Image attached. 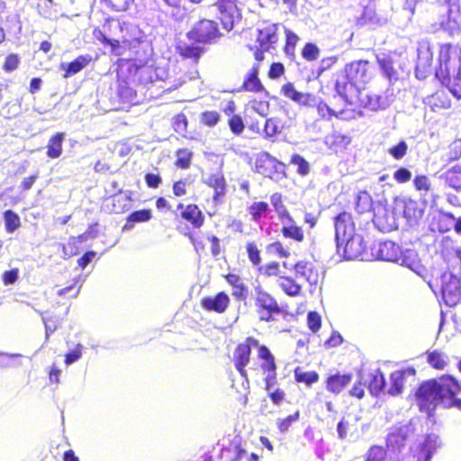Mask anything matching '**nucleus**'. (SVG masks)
Listing matches in <instances>:
<instances>
[{"mask_svg": "<svg viewBox=\"0 0 461 461\" xmlns=\"http://www.w3.org/2000/svg\"><path fill=\"white\" fill-rule=\"evenodd\" d=\"M461 382L451 375L422 381L417 387L414 397L417 407L429 418L433 417L438 406L456 409L461 411Z\"/></svg>", "mask_w": 461, "mask_h": 461, "instance_id": "obj_1", "label": "nucleus"}, {"mask_svg": "<svg viewBox=\"0 0 461 461\" xmlns=\"http://www.w3.org/2000/svg\"><path fill=\"white\" fill-rule=\"evenodd\" d=\"M374 67L367 60H356L347 64L344 68L342 79L338 78L334 88L336 93L348 104H352L348 96V86L357 88L366 86L373 77Z\"/></svg>", "mask_w": 461, "mask_h": 461, "instance_id": "obj_2", "label": "nucleus"}, {"mask_svg": "<svg viewBox=\"0 0 461 461\" xmlns=\"http://www.w3.org/2000/svg\"><path fill=\"white\" fill-rule=\"evenodd\" d=\"M152 68L134 59H119L116 61V80L132 83L133 86L152 82Z\"/></svg>", "mask_w": 461, "mask_h": 461, "instance_id": "obj_3", "label": "nucleus"}, {"mask_svg": "<svg viewBox=\"0 0 461 461\" xmlns=\"http://www.w3.org/2000/svg\"><path fill=\"white\" fill-rule=\"evenodd\" d=\"M427 283L435 294H440L447 307H454L461 301V281L450 271L436 276L432 275Z\"/></svg>", "mask_w": 461, "mask_h": 461, "instance_id": "obj_4", "label": "nucleus"}, {"mask_svg": "<svg viewBox=\"0 0 461 461\" xmlns=\"http://www.w3.org/2000/svg\"><path fill=\"white\" fill-rule=\"evenodd\" d=\"M254 306L259 321L271 322L276 316H284L286 311L282 308L276 298L260 285L255 287Z\"/></svg>", "mask_w": 461, "mask_h": 461, "instance_id": "obj_5", "label": "nucleus"}, {"mask_svg": "<svg viewBox=\"0 0 461 461\" xmlns=\"http://www.w3.org/2000/svg\"><path fill=\"white\" fill-rule=\"evenodd\" d=\"M257 46L249 45L248 48L253 53L256 61L265 59V52L275 50L279 41L278 24L265 23L256 32Z\"/></svg>", "mask_w": 461, "mask_h": 461, "instance_id": "obj_6", "label": "nucleus"}, {"mask_svg": "<svg viewBox=\"0 0 461 461\" xmlns=\"http://www.w3.org/2000/svg\"><path fill=\"white\" fill-rule=\"evenodd\" d=\"M187 38L197 43L213 44L222 36L218 23L211 19H201L186 33Z\"/></svg>", "mask_w": 461, "mask_h": 461, "instance_id": "obj_7", "label": "nucleus"}, {"mask_svg": "<svg viewBox=\"0 0 461 461\" xmlns=\"http://www.w3.org/2000/svg\"><path fill=\"white\" fill-rule=\"evenodd\" d=\"M259 341L252 336L246 337L241 342H239L233 350L232 362L235 369L241 377L247 379L248 373L246 366L249 364L252 355V348L259 347Z\"/></svg>", "mask_w": 461, "mask_h": 461, "instance_id": "obj_8", "label": "nucleus"}, {"mask_svg": "<svg viewBox=\"0 0 461 461\" xmlns=\"http://www.w3.org/2000/svg\"><path fill=\"white\" fill-rule=\"evenodd\" d=\"M285 167L284 163L278 161L267 151L260 152L255 158L256 172L270 179L285 176Z\"/></svg>", "mask_w": 461, "mask_h": 461, "instance_id": "obj_9", "label": "nucleus"}, {"mask_svg": "<svg viewBox=\"0 0 461 461\" xmlns=\"http://www.w3.org/2000/svg\"><path fill=\"white\" fill-rule=\"evenodd\" d=\"M258 357L260 362V370L265 375V390L269 391L276 383L277 365L275 356L266 345L258 347Z\"/></svg>", "mask_w": 461, "mask_h": 461, "instance_id": "obj_10", "label": "nucleus"}, {"mask_svg": "<svg viewBox=\"0 0 461 461\" xmlns=\"http://www.w3.org/2000/svg\"><path fill=\"white\" fill-rule=\"evenodd\" d=\"M238 4V0H216L214 4L218 12V19L226 32H230L234 28L236 19L240 16Z\"/></svg>", "mask_w": 461, "mask_h": 461, "instance_id": "obj_11", "label": "nucleus"}, {"mask_svg": "<svg viewBox=\"0 0 461 461\" xmlns=\"http://www.w3.org/2000/svg\"><path fill=\"white\" fill-rule=\"evenodd\" d=\"M458 9L456 4H451L449 1L438 6V14L440 15L439 26L450 34L461 29Z\"/></svg>", "mask_w": 461, "mask_h": 461, "instance_id": "obj_12", "label": "nucleus"}, {"mask_svg": "<svg viewBox=\"0 0 461 461\" xmlns=\"http://www.w3.org/2000/svg\"><path fill=\"white\" fill-rule=\"evenodd\" d=\"M337 248L339 251L342 249L343 258L347 260L362 258L366 251L363 237L357 234L349 239H345V241L337 243Z\"/></svg>", "mask_w": 461, "mask_h": 461, "instance_id": "obj_13", "label": "nucleus"}, {"mask_svg": "<svg viewBox=\"0 0 461 461\" xmlns=\"http://www.w3.org/2000/svg\"><path fill=\"white\" fill-rule=\"evenodd\" d=\"M335 239L337 243L345 241L356 235V226L351 213L348 212H339L334 219Z\"/></svg>", "mask_w": 461, "mask_h": 461, "instance_id": "obj_14", "label": "nucleus"}, {"mask_svg": "<svg viewBox=\"0 0 461 461\" xmlns=\"http://www.w3.org/2000/svg\"><path fill=\"white\" fill-rule=\"evenodd\" d=\"M259 72L260 65L259 62L257 61L244 76L243 82L238 91L243 93L267 94V89L259 78Z\"/></svg>", "mask_w": 461, "mask_h": 461, "instance_id": "obj_15", "label": "nucleus"}, {"mask_svg": "<svg viewBox=\"0 0 461 461\" xmlns=\"http://www.w3.org/2000/svg\"><path fill=\"white\" fill-rule=\"evenodd\" d=\"M372 221L383 232H390L395 229V219L392 212L380 203H376L373 208Z\"/></svg>", "mask_w": 461, "mask_h": 461, "instance_id": "obj_16", "label": "nucleus"}, {"mask_svg": "<svg viewBox=\"0 0 461 461\" xmlns=\"http://www.w3.org/2000/svg\"><path fill=\"white\" fill-rule=\"evenodd\" d=\"M280 234L284 239L298 244L305 241L306 235L303 226L299 225L292 215L280 220Z\"/></svg>", "mask_w": 461, "mask_h": 461, "instance_id": "obj_17", "label": "nucleus"}, {"mask_svg": "<svg viewBox=\"0 0 461 461\" xmlns=\"http://www.w3.org/2000/svg\"><path fill=\"white\" fill-rule=\"evenodd\" d=\"M373 250L376 258L380 260L398 263L402 259L401 248L391 240L377 243Z\"/></svg>", "mask_w": 461, "mask_h": 461, "instance_id": "obj_18", "label": "nucleus"}, {"mask_svg": "<svg viewBox=\"0 0 461 461\" xmlns=\"http://www.w3.org/2000/svg\"><path fill=\"white\" fill-rule=\"evenodd\" d=\"M230 303V296L225 292H219L214 296H204L200 301L203 310L219 314L225 312Z\"/></svg>", "mask_w": 461, "mask_h": 461, "instance_id": "obj_19", "label": "nucleus"}, {"mask_svg": "<svg viewBox=\"0 0 461 461\" xmlns=\"http://www.w3.org/2000/svg\"><path fill=\"white\" fill-rule=\"evenodd\" d=\"M293 268L297 277L304 278L310 285H316L320 280V272L313 262L303 259L296 261Z\"/></svg>", "mask_w": 461, "mask_h": 461, "instance_id": "obj_20", "label": "nucleus"}, {"mask_svg": "<svg viewBox=\"0 0 461 461\" xmlns=\"http://www.w3.org/2000/svg\"><path fill=\"white\" fill-rule=\"evenodd\" d=\"M358 106L371 111L384 110L388 106L386 96L370 94L366 89L357 90Z\"/></svg>", "mask_w": 461, "mask_h": 461, "instance_id": "obj_21", "label": "nucleus"}, {"mask_svg": "<svg viewBox=\"0 0 461 461\" xmlns=\"http://www.w3.org/2000/svg\"><path fill=\"white\" fill-rule=\"evenodd\" d=\"M352 141V137L349 134L341 133L337 131H331L325 138V144L330 150L336 155L344 154Z\"/></svg>", "mask_w": 461, "mask_h": 461, "instance_id": "obj_22", "label": "nucleus"}, {"mask_svg": "<svg viewBox=\"0 0 461 461\" xmlns=\"http://www.w3.org/2000/svg\"><path fill=\"white\" fill-rule=\"evenodd\" d=\"M351 373H339L329 375L325 379L326 390L334 395L340 394L351 383Z\"/></svg>", "mask_w": 461, "mask_h": 461, "instance_id": "obj_23", "label": "nucleus"}, {"mask_svg": "<svg viewBox=\"0 0 461 461\" xmlns=\"http://www.w3.org/2000/svg\"><path fill=\"white\" fill-rule=\"evenodd\" d=\"M237 105L234 100L230 99L227 101L222 112L229 117L228 126L230 131L236 136H240L245 130V123L241 115L236 113Z\"/></svg>", "mask_w": 461, "mask_h": 461, "instance_id": "obj_24", "label": "nucleus"}, {"mask_svg": "<svg viewBox=\"0 0 461 461\" xmlns=\"http://www.w3.org/2000/svg\"><path fill=\"white\" fill-rule=\"evenodd\" d=\"M424 356L429 367L437 371H444L451 365V358L441 348H432L425 351Z\"/></svg>", "mask_w": 461, "mask_h": 461, "instance_id": "obj_25", "label": "nucleus"}, {"mask_svg": "<svg viewBox=\"0 0 461 461\" xmlns=\"http://www.w3.org/2000/svg\"><path fill=\"white\" fill-rule=\"evenodd\" d=\"M436 77L456 99H461V75L459 70L456 76L451 79L449 69L446 68H438Z\"/></svg>", "mask_w": 461, "mask_h": 461, "instance_id": "obj_26", "label": "nucleus"}, {"mask_svg": "<svg viewBox=\"0 0 461 461\" xmlns=\"http://www.w3.org/2000/svg\"><path fill=\"white\" fill-rule=\"evenodd\" d=\"M177 210H182L181 218L189 222L193 228L200 229L204 224V216L195 203H188L185 206L179 203Z\"/></svg>", "mask_w": 461, "mask_h": 461, "instance_id": "obj_27", "label": "nucleus"}, {"mask_svg": "<svg viewBox=\"0 0 461 461\" xmlns=\"http://www.w3.org/2000/svg\"><path fill=\"white\" fill-rule=\"evenodd\" d=\"M353 104L354 102L352 101V104H348L342 97L337 94V95H334L330 101V108L337 111H343V113H345L344 116L347 118H337L338 120L351 121L363 115L359 109L352 107Z\"/></svg>", "mask_w": 461, "mask_h": 461, "instance_id": "obj_28", "label": "nucleus"}, {"mask_svg": "<svg viewBox=\"0 0 461 461\" xmlns=\"http://www.w3.org/2000/svg\"><path fill=\"white\" fill-rule=\"evenodd\" d=\"M226 282L232 287V296L237 300H245L248 288L241 276L235 273H228L224 276Z\"/></svg>", "mask_w": 461, "mask_h": 461, "instance_id": "obj_29", "label": "nucleus"}, {"mask_svg": "<svg viewBox=\"0 0 461 461\" xmlns=\"http://www.w3.org/2000/svg\"><path fill=\"white\" fill-rule=\"evenodd\" d=\"M206 184L213 189V203L215 204L221 203L226 193V183L224 177L217 174L211 175Z\"/></svg>", "mask_w": 461, "mask_h": 461, "instance_id": "obj_30", "label": "nucleus"}, {"mask_svg": "<svg viewBox=\"0 0 461 461\" xmlns=\"http://www.w3.org/2000/svg\"><path fill=\"white\" fill-rule=\"evenodd\" d=\"M132 83L117 82L116 98L120 104L128 105L133 104L137 94Z\"/></svg>", "mask_w": 461, "mask_h": 461, "instance_id": "obj_31", "label": "nucleus"}, {"mask_svg": "<svg viewBox=\"0 0 461 461\" xmlns=\"http://www.w3.org/2000/svg\"><path fill=\"white\" fill-rule=\"evenodd\" d=\"M277 285L283 293L290 297H296L302 293V285L292 276L283 275L277 278Z\"/></svg>", "mask_w": 461, "mask_h": 461, "instance_id": "obj_32", "label": "nucleus"}, {"mask_svg": "<svg viewBox=\"0 0 461 461\" xmlns=\"http://www.w3.org/2000/svg\"><path fill=\"white\" fill-rule=\"evenodd\" d=\"M92 60L93 59L89 54L77 56L74 60H72L66 66V68H64L65 72L63 74V77L65 78H68L77 74L83 68L87 67L92 62Z\"/></svg>", "mask_w": 461, "mask_h": 461, "instance_id": "obj_33", "label": "nucleus"}, {"mask_svg": "<svg viewBox=\"0 0 461 461\" xmlns=\"http://www.w3.org/2000/svg\"><path fill=\"white\" fill-rule=\"evenodd\" d=\"M178 55L184 59H189L193 63H198L204 49L193 44H183L176 48Z\"/></svg>", "mask_w": 461, "mask_h": 461, "instance_id": "obj_34", "label": "nucleus"}, {"mask_svg": "<svg viewBox=\"0 0 461 461\" xmlns=\"http://www.w3.org/2000/svg\"><path fill=\"white\" fill-rule=\"evenodd\" d=\"M65 140L64 132H56L51 136L47 143V156L50 158H58L61 156L63 148L62 144Z\"/></svg>", "mask_w": 461, "mask_h": 461, "instance_id": "obj_35", "label": "nucleus"}, {"mask_svg": "<svg viewBox=\"0 0 461 461\" xmlns=\"http://www.w3.org/2000/svg\"><path fill=\"white\" fill-rule=\"evenodd\" d=\"M406 374L404 370H397L390 375V386L387 393L392 396L399 395L402 393L405 384Z\"/></svg>", "mask_w": 461, "mask_h": 461, "instance_id": "obj_36", "label": "nucleus"}, {"mask_svg": "<svg viewBox=\"0 0 461 461\" xmlns=\"http://www.w3.org/2000/svg\"><path fill=\"white\" fill-rule=\"evenodd\" d=\"M248 213L250 216V220L256 223L261 221L262 218L267 217L269 212V205L267 202L258 201L253 202L248 208Z\"/></svg>", "mask_w": 461, "mask_h": 461, "instance_id": "obj_37", "label": "nucleus"}, {"mask_svg": "<svg viewBox=\"0 0 461 461\" xmlns=\"http://www.w3.org/2000/svg\"><path fill=\"white\" fill-rule=\"evenodd\" d=\"M285 42L283 48L284 53L291 60L296 58L295 49L300 40L299 36L289 29L285 30Z\"/></svg>", "mask_w": 461, "mask_h": 461, "instance_id": "obj_38", "label": "nucleus"}, {"mask_svg": "<svg viewBox=\"0 0 461 461\" xmlns=\"http://www.w3.org/2000/svg\"><path fill=\"white\" fill-rule=\"evenodd\" d=\"M319 379L320 375L316 371H305L300 366L294 368V380L296 383L304 384L310 387L317 383Z\"/></svg>", "mask_w": 461, "mask_h": 461, "instance_id": "obj_39", "label": "nucleus"}, {"mask_svg": "<svg viewBox=\"0 0 461 461\" xmlns=\"http://www.w3.org/2000/svg\"><path fill=\"white\" fill-rule=\"evenodd\" d=\"M245 251L249 263L258 267L262 263L260 246L255 240H249L245 243Z\"/></svg>", "mask_w": 461, "mask_h": 461, "instance_id": "obj_40", "label": "nucleus"}, {"mask_svg": "<svg viewBox=\"0 0 461 461\" xmlns=\"http://www.w3.org/2000/svg\"><path fill=\"white\" fill-rule=\"evenodd\" d=\"M316 110L318 114L321 119L324 120H331L332 118H346L345 113L343 111H337L330 108V104L324 102L323 100H320L315 104Z\"/></svg>", "mask_w": 461, "mask_h": 461, "instance_id": "obj_41", "label": "nucleus"}, {"mask_svg": "<svg viewBox=\"0 0 461 461\" xmlns=\"http://www.w3.org/2000/svg\"><path fill=\"white\" fill-rule=\"evenodd\" d=\"M453 189L461 190V166H454L441 176Z\"/></svg>", "mask_w": 461, "mask_h": 461, "instance_id": "obj_42", "label": "nucleus"}, {"mask_svg": "<svg viewBox=\"0 0 461 461\" xmlns=\"http://www.w3.org/2000/svg\"><path fill=\"white\" fill-rule=\"evenodd\" d=\"M258 276L263 278H272L281 276L280 264L277 261H269L257 267Z\"/></svg>", "mask_w": 461, "mask_h": 461, "instance_id": "obj_43", "label": "nucleus"}, {"mask_svg": "<svg viewBox=\"0 0 461 461\" xmlns=\"http://www.w3.org/2000/svg\"><path fill=\"white\" fill-rule=\"evenodd\" d=\"M385 388V378L384 374L377 370L372 374L368 383L369 393L373 396H378Z\"/></svg>", "mask_w": 461, "mask_h": 461, "instance_id": "obj_44", "label": "nucleus"}, {"mask_svg": "<svg viewBox=\"0 0 461 461\" xmlns=\"http://www.w3.org/2000/svg\"><path fill=\"white\" fill-rule=\"evenodd\" d=\"M375 203L371 195L367 192H361L357 194L355 209L359 214H364L370 211H373Z\"/></svg>", "mask_w": 461, "mask_h": 461, "instance_id": "obj_45", "label": "nucleus"}, {"mask_svg": "<svg viewBox=\"0 0 461 461\" xmlns=\"http://www.w3.org/2000/svg\"><path fill=\"white\" fill-rule=\"evenodd\" d=\"M270 203L274 207L279 221L283 220L284 218H287L289 215H291L290 212L288 211L284 203V198L281 193L272 194L270 195Z\"/></svg>", "mask_w": 461, "mask_h": 461, "instance_id": "obj_46", "label": "nucleus"}, {"mask_svg": "<svg viewBox=\"0 0 461 461\" xmlns=\"http://www.w3.org/2000/svg\"><path fill=\"white\" fill-rule=\"evenodd\" d=\"M94 34L95 38L104 45L110 46L111 54L114 56L122 55V46L118 40L109 39L101 31L95 30Z\"/></svg>", "mask_w": 461, "mask_h": 461, "instance_id": "obj_47", "label": "nucleus"}, {"mask_svg": "<svg viewBox=\"0 0 461 461\" xmlns=\"http://www.w3.org/2000/svg\"><path fill=\"white\" fill-rule=\"evenodd\" d=\"M5 221V227L7 233H14L21 226V220L19 215L12 211L6 210L3 212Z\"/></svg>", "mask_w": 461, "mask_h": 461, "instance_id": "obj_48", "label": "nucleus"}, {"mask_svg": "<svg viewBox=\"0 0 461 461\" xmlns=\"http://www.w3.org/2000/svg\"><path fill=\"white\" fill-rule=\"evenodd\" d=\"M454 52V46L451 43H444L439 46L438 50V62L439 66L438 68H446L449 69L448 64L452 59Z\"/></svg>", "mask_w": 461, "mask_h": 461, "instance_id": "obj_49", "label": "nucleus"}, {"mask_svg": "<svg viewBox=\"0 0 461 461\" xmlns=\"http://www.w3.org/2000/svg\"><path fill=\"white\" fill-rule=\"evenodd\" d=\"M175 166L181 169H187L191 166L193 153L188 149H178L176 151Z\"/></svg>", "mask_w": 461, "mask_h": 461, "instance_id": "obj_50", "label": "nucleus"}, {"mask_svg": "<svg viewBox=\"0 0 461 461\" xmlns=\"http://www.w3.org/2000/svg\"><path fill=\"white\" fill-rule=\"evenodd\" d=\"M221 121V114L217 111H203L200 114V123L212 128Z\"/></svg>", "mask_w": 461, "mask_h": 461, "instance_id": "obj_51", "label": "nucleus"}, {"mask_svg": "<svg viewBox=\"0 0 461 461\" xmlns=\"http://www.w3.org/2000/svg\"><path fill=\"white\" fill-rule=\"evenodd\" d=\"M321 50L319 47L313 42H307L302 49V57L309 61L312 62L319 59Z\"/></svg>", "mask_w": 461, "mask_h": 461, "instance_id": "obj_52", "label": "nucleus"}, {"mask_svg": "<svg viewBox=\"0 0 461 461\" xmlns=\"http://www.w3.org/2000/svg\"><path fill=\"white\" fill-rule=\"evenodd\" d=\"M290 163L297 166V173L300 176H306L310 173L309 162L300 154H293L290 158Z\"/></svg>", "mask_w": 461, "mask_h": 461, "instance_id": "obj_53", "label": "nucleus"}, {"mask_svg": "<svg viewBox=\"0 0 461 461\" xmlns=\"http://www.w3.org/2000/svg\"><path fill=\"white\" fill-rule=\"evenodd\" d=\"M152 218V212L150 209H141L131 212L127 216V221L130 223L136 222H146Z\"/></svg>", "mask_w": 461, "mask_h": 461, "instance_id": "obj_54", "label": "nucleus"}, {"mask_svg": "<svg viewBox=\"0 0 461 461\" xmlns=\"http://www.w3.org/2000/svg\"><path fill=\"white\" fill-rule=\"evenodd\" d=\"M431 105L434 108L447 109L451 106V101L442 91H437L430 97Z\"/></svg>", "mask_w": 461, "mask_h": 461, "instance_id": "obj_55", "label": "nucleus"}, {"mask_svg": "<svg viewBox=\"0 0 461 461\" xmlns=\"http://www.w3.org/2000/svg\"><path fill=\"white\" fill-rule=\"evenodd\" d=\"M300 416L301 412L299 410H297L293 414H290L284 419L278 420L276 422L278 430L282 433L288 431L292 424L300 419Z\"/></svg>", "mask_w": 461, "mask_h": 461, "instance_id": "obj_56", "label": "nucleus"}, {"mask_svg": "<svg viewBox=\"0 0 461 461\" xmlns=\"http://www.w3.org/2000/svg\"><path fill=\"white\" fill-rule=\"evenodd\" d=\"M281 131L279 123L276 118H268L264 124L263 132L266 138H271Z\"/></svg>", "mask_w": 461, "mask_h": 461, "instance_id": "obj_57", "label": "nucleus"}, {"mask_svg": "<svg viewBox=\"0 0 461 461\" xmlns=\"http://www.w3.org/2000/svg\"><path fill=\"white\" fill-rule=\"evenodd\" d=\"M20 64V57L15 53H9L3 63L2 68L7 72H13L18 68Z\"/></svg>", "mask_w": 461, "mask_h": 461, "instance_id": "obj_58", "label": "nucleus"}, {"mask_svg": "<svg viewBox=\"0 0 461 461\" xmlns=\"http://www.w3.org/2000/svg\"><path fill=\"white\" fill-rule=\"evenodd\" d=\"M307 326L309 330L316 333L321 327V317L319 312L311 311L307 314Z\"/></svg>", "mask_w": 461, "mask_h": 461, "instance_id": "obj_59", "label": "nucleus"}, {"mask_svg": "<svg viewBox=\"0 0 461 461\" xmlns=\"http://www.w3.org/2000/svg\"><path fill=\"white\" fill-rule=\"evenodd\" d=\"M281 93L285 97L289 98L295 103L296 101H299L301 97V92L297 91L294 84L291 82H287L282 86Z\"/></svg>", "mask_w": 461, "mask_h": 461, "instance_id": "obj_60", "label": "nucleus"}, {"mask_svg": "<svg viewBox=\"0 0 461 461\" xmlns=\"http://www.w3.org/2000/svg\"><path fill=\"white\" fill-rule=\"evenodd\" d=\"M378 64L384 72V74L388 77V79L396 77V70L393 68V62L390 59H382L378 60Z\"/></svg>", "mask_w": 461, "mask_h": 461, "instance_id": "obj_61", "label": "nucleus"}, {"mask_svg": "<svg viewBox=\"0 0 461 461\" xmlns=\"http://www.w3.org/2000/svg\"><path fill=\"white\" fill-rule=\"evenodd\" d=\"M388 151L393 158L399 160L407 154L408 145L404 140H402L398 144L391 147Z\"/></svg>", "mask_w": 461, "mask_h": 461, "instance_id": "obj_62", "label": "nucleus"}, {"mask_svg": "<svg viewBox=\"0 0 461 461\" xmlns=\"http://www.w3.org/2000/svg\"><path fill=\"white\" fill-rule=\"evenodd\" d=\"M413 185L417 191L428 193L430 190L431 184L429 178L425 175H418L413 179Z\"/></svg>", "mask_w": 461, "mask_h": 461, "instance_id": "obj_63", "label": "nucleus"}, {"mask_svg": "<svg viewBox=\"0 0 461 461\" xmlns=\"http://www.w3.org/2000/svg\"><path fill=\"white\" fill-rule=\"evenodd\" d=\"M384 450L381 447L373 446L370 447L366 461H384Z\"/></svg>", "mask_w": 461, "mask_h": 461, "instance_id": "obj_64", "label": "nucleus"}]
</instances>
